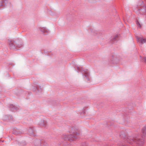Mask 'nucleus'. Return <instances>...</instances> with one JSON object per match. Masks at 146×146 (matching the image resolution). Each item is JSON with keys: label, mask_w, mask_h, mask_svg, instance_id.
I'll return each mask as SVG.
<instances>
[{"label": "nucleus", "mask_w": 146, "mask_h": 146, "mask_svg": "<svg viewBox=\"0 0 146 146\" xmlns=\"http://www.w3.org/2000/svg\"><path fill=\"white\" fill-rule=\"evenodd\" d=\"M119 136L121 138L130 144L134 143L136 146H143V139L141 138L138 136H134L133 137L128 136L126 132L122 131L121 132Z\"/></svg>", "instance_id": "f257e3e1"}, {"label": "nucleus", "mask_w": 146, "mask_h": 146, "mask_svg": "<svg viewBox=\"0 0 146 146\" xmlns=\"http://www.w3.org/2000/svg\"><path fill=\"white\" fill-rule=\"evenodd\" d=\"M70 134L67 136V138L69 141H75L77 138V135L79 134V131L75 127H72L70 131Z\"/></svg>", "instance_id": "f03ea898"}, {"label": "nucleus", "mask_w": 146, "mask_h": 146, "mask_svg": "<svg viewBox=\"0 0 146 146\" xmlns=\"http://www.w3.org/2000/svg\"><path fill=\"white\" fill-rule=\"evenodd\" d=\"M142 4L143 5L140 9H138L139 13L141 15H146V6L144 5L143 2L141 1Z\"/></svg>", "instance_id": "7ed1b4c3"}, {"label": "nucleus", "mask_w": 146, "mask_h": 146, "mask_svg": "<svg viewBox=\"0 0 146 146\" xmlns=\"http://www.w3.org/2000/svg\"><path fill=\"white\" fill-rule=\"evenodd\" d=\"M142 135L141 136L139 135H136L135 136H138L140 137L141 139H143V142H144V138L143 137H145L146 136V125L142 128Z\"/></svg>", "instance_id": "20e7f679"}, {"label": "nucleus", "mask_w": 146, "mask_h": 146, "mask_svg": "<svg viewBox=\"0 0 146 146\" xmlns=\"http://www.w3.org/2000/svg\"><path fill=\"white\" fill-rule=\"evenodd\" d=\"M15 41L13 40H8V43L9 45V47L10 49H16V44H14Z\"/></svg>", "instance_id": "39448f33"}, {"label": "nucleus", "mask_w": 146, "mask_h": 146, "mask_svg": "<svg viewBox=\"0 0 146 146\" xmlns=\"http://www.w3.org/2000/svg\"><path fill=\"white\" fill-rule=\"evenodd\" d=\"M28 134L31 136H35V133L34 128L33 127H30L28 130Z\"/></svg>", "instance_id": "423d86ee"}, {"label": "nucleus", "mask_w": 146, "mask_h": 146, "mask_svg": "<svg viewBox=\"0 0 146 146\" xmlns=\"http://www.w3.org/2000/svg\"><path fill=\"white\" fill-rule=\"evenodd\" d=\"M8 3L7 1H1L0 2V9L4 8Z\"/></svg>", "instance_id": "0eeeda50"}, {"label": "nucleus", "mask_w": 146, "mask_h": 146, "mask_svg": "<svg viewBox=\"0 0 146 146\" xmlns=\"http://www.w3.org/2000/svg\"><path fill=\"white\" fill-rule=\"evenodd\" d=\"M9 108L10 110L13 111H15L19 110V108L15 106L13 104H10L9 105Z\"/></svg>", "instance_id": "6e6552de"}, {"label": "nucleus", "mask_w": 146, "mask_h": 146, "mask_svg": "<svg viewBox=\"0 0 146 146\" xmlns=\"http://www.w3.org/2000/svg\"><path fill=\"white\" fill-rule=\"evenodd\" d=\"M77 69L79 71L82 72L83 73H84L85 74L84 75V76L85 77H87L88 76L89 73L87 70L85 71L83 69V68H80L79 67H77Z\"/></svg>", "instance_id": "1a4fd4ad"}, {"label": "nucleus", "mask_w": 146, "mask_h": 146, "mask_svg": "<svg viewBox=\"0 0 146 146\" xmlns=\"http://www.w3.org/2000/svg\"><path fill=\"white\" fill-rule=\"evenodd\" d=\"M137 41L141 44H143L146 42V38L144 39L143 38L137 37Z\"/></svg>", "instance_id": "9d476101"}, {"label": "nucleus", "mask_w": 146, "mask_h": 146, "mask_svg": "<svg viewBox=\"0 0 146 146\" xmlns=\"http://www.w3.org/2000/svg\"><path fill=\"white\" fill-rule=\"evenodd\" d=\"M39 29L40 31L43 33L49 32V31L45 27H40Z\"/></svg>", "instance_id": "9b49d317"}, {"label": "nucleus", "mask_w": 146, "mask_h": 146, "mask_svg": "<svg viewBox=\"0 0 146 146\" xmlns=\"http://www.w3.org/2000/svg\"><path fill=\"white\" fill-rule=\"evenodd\" d=\"M13 133L15 135H17L21 134L22 132L18 130H15L13 131Z\"/></svg>", "instance_id": "f8f14e48"}, {"label": "nucleus", "mask_w": 146, "mask_h": 146, "mask_svg": "<svg viewBox=\"0 0 146 146\" xmlns=\"http://www.w3.org/2000/svg\"><path fill=\"white\" fill-rule=\"evenodd\" d=\"M118 38V36L115 35L111 37V42H114L117 40Z\"/></svg>", "instance_id": "ddd939ff"}, {"label": "nucleus", "mask_w": 146, "mask_h": 146, "mask_svg": "<svg viewBox=\"0 0 146 146\" xmlns=\"http://www.w3.org/2000/svg\"><path fill=\"white\" fill-rule=\"evenodd\" d=\"M46 122L44 121H43V123L42 124V125L44 127H46Z\"/></svg>", "instance_id": "4468645a"}, {"label": "nucleus", "mask_w": 146, "mask_h": 146, "mask_svg": "<svg viewBox=\"0 0 146 146\" xmlns=\"http://www.w3.org/2000/svg\"><path fill=\"white\" fill-rule=\"evenodd\" d=\"M22 46V45L21 44H16V48L17 47H18L19 48H20Z\"/></svg>", "instance_id": "2eb2a0df"}, {"label": "nucleus", "mask_w": 146, "mask_h": 146, "mask_svg": "<svg viewBox=\"0 0 146 146\" xmlns=\"http://www.w3.org/2000/svg\"><path fill=\"white\" fill-rule=\"evenodd\" d=\"M136 23H137V24L139 25V26L140 27H141V25L140 24V23L138 21H136Z\"/></svg>", "instance_id": "dca6fc26"}, {"label": "nucleus", "mask_w": 146, "mask_h": 146, "mask_svg": "<svg viewBox=\"0 0 146 146\" xmlns=\"http://www.w3.org/2000/svg\"><path fill=\"white\" fill-rule=\"evenodd\" d=\"M117 146H126L125 145H122L121 143H118L117 144Z\"/></svg>", "instance_id": "f3484780"}, {"label": "nucleus", "mask_w": 146, "mask_h": 146, "mask_svg": "<svg viewBox=\"0 0 146 146\" xmlns=\"http://www.w3.org/2000/svg\"><path fill=\"white\" fill-rule=\"evenodd\" d=\"M9 117L10 118V119H9V120H13V118L11 116H9Z\"/></svg>", "instance_id": "a211bd4d"}, {"label": "nucleus", "mask_w": 146, "mask_h": 146, "mask_svg": "<svg viewBox=\"0 0 146 146\" xmlns=\"http://www.w3.org/2000/svg\"><path fill=\"white\" fill-rule=\"evenodd\" d=\"M144 62L146 63V57H144Z\"/></svg>", "instance_id": "6ab92c4d"}, {"label": "nucleus", "mask_w": 146, "mask_h": 146, "mask_svg": "<svg viewBox=\"0 0 146 146\" xmlns=\"http://www.w3.org/2000/svg\"><path fill=\"white\" fill-rule=\"evenodd\" d=\"M21 144H22L21 145H25L26 144V143L25 142H24V143H21Z\"/></svg>", "instance_id": "aec40b11"}, {"label": "nucleus", "mask_w": 146, "mask_h": 146, "mask_svg": "<svg viewBox=\"0 0 146 146\" xmlns=\"http://www.w3.org/2000/svg\"><path fill=\"white\" fill-rule=\"evenodd\" d=\"M82 112L84 114L85 113V112L84 111H83Z\"/></svg>", "instance_id": "412c9836"}, {"label": "nucleus", "mask_w": 146, "mask_h": 146, "mask_svg": "<svg viewBox=\"0 0 146 146\" xmlns=\"http://www.w3.org/2000/svg\"><path fill=\"white\" fill-rule=\"evenodd\" d=\"M85 144V143H83V144L82 145H83V146H84V144Z\"/></svg>", "instance_id": "4be33fe9"}, {"label": "nucleus", "mask_w": 146, "mask_h": 146, "mask_svg": "<svg viewBox=\"0 0 146 146\" xmlns=\"http://www.w3.org/2000/svg\"><path fill=\"white\" fill-rule=\"evenodd\" d=\"M145 1H146V0H145Z\"/></svg>", "instance_id": "5701e85b"}]
</instances>
